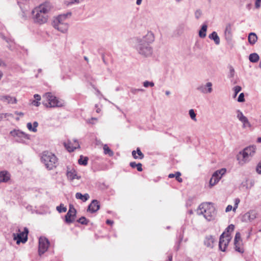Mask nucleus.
I'll list each match as a JSON object with an SVG mask.
<instances>
[{
    "mask_svg": "<svg viewBox=\"0 0 261 261\" xmlns=\"http://www.w3.org/2000/svg\"><path fill=\"white\" fill-rule=\"evenodd\" d=\"M154 41V34L151 32H148L142 37L135 39V48L137 52L144 57H148L152 53V48L150 44Z\"/></svg>",
    "mask_w": 261,
    "mask_h": 261,
    "instance_id": "f257e3e1",
    "label": "nucleus"
},
{
    "mask_svg": "<svg viewBox=\"0 0 261 261\" xmlns=\"http://www.w3.org/2000/svg\"><path fill=\"white\" fill-rule=\"evenodd\" d=\"M50 8L51 6L48 2H45L35 8L32 11L34 21L40 24L46 22L48 19V13Z\"/></svg>",
    "mask_w": 261,
    "mask_h": 261,
    "instance_id": "f03ea898",
    "label": "nucleus"
},
{
    "mask_svg": "<svg viewBox=\"0 0 261 261\" xmlns=\"http://www.w3.org/2000/svg\"><path fill=\"white\" fill-rule=\"evenodd\" d=\"M197 213L199 215H203L204 217L208 221L214 219L216 215L214 206L207 202L203 203L199 206Z\"/></svg>",
    "mask_w": 261,
    "mask_h": 261,
    "instance_id": "7ed1b4c3",
    "label": "nucleus"
},
{
    "mask_svg": "<svg viewBox=\"0 0 261 261\" xmlns=\"http://www.w3.org/2000/svg\"><path fill=\"white\" fill-rule=\"evenodd\" d=\"M42 103L47 108L62 107L64 106V101L59 99L51 92H46L43 94Z\"/></svg>",
    "mask_w": 261,
    "mask_h": 261,
    "instance_id": "20e7f679",
    "label": "nucleus"
},
{
    "mask_svg": "<svg viewBox=\"0 0 261 261\" xmlns=\"http://www.w3.org/2000/svg\"><path fill=\"white\" fill-rule=\"evenodd\" d=\"M41 162L44 164L45 167L48 170H53L56 168L58 159L56 155L53 153L45 151H43L41 156Z\"/></svg>",
    "mask_w": 261,
    "mask_h": 261,
    "instance_id": "39448f33",
    "label": "nucleus"
},
{
    "mask_svg": "<svg viewBox=\"0 0 261 261\" xmlns=\"http://www.w3.org/2000/svg\"><path fill=\"white\" fill-rule=\"evenodd\" d=\"M231 239L230 234L226 233L225 235V232H223L221 234L219 242V248L221 251L223 252L225 251L226 248L230 241Z\"/></svg>",
    "mask_w": 261,
    "mask_h": 261,
    "instance_id": "423d86ee",
    "label": "nucleus"
},
{
    "mask_svg": "<svg viewBox=\"0 0 261 261\" xmlns=\"http://www.w3.org/2000/svg\"><path fill=\"white\" fill-rule=\"evenodd\" d=\"M12 136L15 138L16 141L24 143L26 140L30 139V136L19 130H13L10 132Z\"/></svg>",
    "mask_w": 261,
    "mask_h": 261,
    "instance_id": "0eeeda50",
    "label": "nucleus"
},
{
    "mask_svg": "<svg viewBox=\"0 0 261 261\" xmlns=\"http://www.w3.org/2000/svg\"><path fill=\"white\" fill-rule=\"evenodd\" d=\"M256 146L254 145L249 146L245 148L240 154L242 155L243 160L246 162L249 160V158L254 155L256 151Z\"/></svg>",
    "mask_w": 261,
    "mask_h": 261,
    "instance_id": "6e6552de",
    "label": "nucleus"
},
{
    "mask_svg": "<svg viewBox=\"0 0 261 261\" xmlns=\"http://www.w3.org/2000/svg\"><path fill=\"white\" fill-rule=\"evenodd\" d=\"M28 229L27 227H24L23 231L18 233H13L14 239L16 241L17 244H19L20 242L24 243L28 240Z\"/></svg>",
    "mask_w": 261,
    "mask_h": 261,
    "instance_id": "1a4fd4ad",
    "label": "nucleus"
},
{
    "mask_svg": "<svg viewBox=\"0 0 261 261\" xmlns=\"http://www.w3.org/2000/svg\"><path fill=\"white\" fill-rule=\"evenodd\" d=\"M49 242L45 238L40 237L39 240L38 253L39 256L43 254L48 249Z\"/></svg>",
    "mask_w": 261,
    "mask_h": 261,
    "instance_id": "9d476101",
    "label": "nucleus"
},
{
    "mask_svg": "<svg viewBox=\"0 0 261 261\" xmlns=\"http://www.w3.org/2000/svg\"><path fill=\"white\" fill-rule=\"evenodd\" d=\"M226 169L224 168L215 171L213 173L210 180V185L211 186L215 185L219 181L222 175H224Z\"/></svg>",
    "mask_w": 261,
    "mask_h": 261,
    "instance_id": "9b49d317",
    "label": "nucleus"
},
{
    "mask_svg": "<svg viewBox=\"0 0 261 261\" xmlns=\"http://www.w3.org/2000/svg\"><path fill=\"white\" fill-rule=\"evenodd\" d=\"M76 211L73 205H69V208L65 216V222L67 224L73 222L76 217Z\"/></svg>",
    "mask_w": 261,
    "mask_h": 261,
    "instance_id": "f8f14e48",
    "label": "nucleus"
},
{
    "mask_svg": "<svg viewBox=\"0 0 261 261\" xmlns=\"http://www.w3.org/2000/svg\"><path fill=\"white\" fill-rule=\"evenodd\" d=\"M74 144L73 145L70 141H68L67 142L64 143V145L69 152H72L75 149L80 147V144L77 140H74Z\"/></svg>",
    "mask_w": 261,
    "mask_h": 261,
    "instance_id": "ddd939ff",
    "label": "nucleus"
},
{
    "mask_svg": "<svg viewBox=\"0 0 261 261\" xmlns=\"http://www.w3.org/2000/svg\"><path fill=\"white\" fill-rule=\"evenodd\" d=\"M212 84L211 82H207L205 85H202L198 86L197 89L202 93H210L212 91Z\"/></svg>",
    "mask_w": 261,
    "mask_h": 261,
    "instance_id": "4468645a",
    "label": "nucleus"
},
{
    "mask_svg": "<svg viewBox=\"0 0 261 261\" xmlns=\"http://www.w3.org/2000/svg\"><path fill=\"white\" fill-rule=\"evenodd\" d=\"M100 208V204L97 200H93L91 203L89 205L87 211L91 213L97 212Z\"/></svg>",
    "mask_w": 261,
    "mask_h": 261,
    "instance_id": "2eb2a0df",
    "label": "nucleus"
},
{
    "mask_svg": "<svg viewBox=\"0 0 261 261\" xmlns=\"http://www.w3.org/2000/svg\"><path fill=\"white\" fill-rule=\"evenodd\" d=\"M232 24L230 23H228L226 25L224 31V35L226 40L228 41H231L232 39Z\"/></svg>",
    "mask_w": 261,
    "mask_h": 261,
    "instance_id": "dca6fc26",
    "label": "nucleus"
},
{
    "mask_svg": "<svg viewBox=\"0 0 261 261\" xmlns=\"http://www.w3.org/2000/svg\"><path fill=\"white\" fill-rule=\"evenodd\" d=\"M66 175L68 179L71 181H72L74 179H79L81 178V176L77 175L74 169H70L69 168H67Z\"/></svg>",
    "mask_w": 261,
    "mask_h": 261,
    "instance_id": "f3484780",
    "label": "nucleus"
},
{
    "mask_svg": "<svg viewBox=\"0 0 261 261\" xmlns=\"http://www.w3.org/2000/svg\"><path fill=\"white\" fill-rule=\"evenodd\" d=\"M257 213L255 211H250L243 216V219L245 221H252L254 220L256 217Z\"/></svg>",
    "mask_w": 261,
    "mask_h": 261,
    "instance_id": "a211bd4d",
    "label": "nucleus"
},
{
    "mask_svg": "<svg viewBox=\"0 0 261 261\" xmlns=\"http://www.w3.org/2000/svg\"><path fill=\"white\" fill-rule=\"evenodd\" d=\"M0 99L4 102L10 104L16 103L17 99L15 97L10 95H3L0 97Z\"/></svg>",
    "mask_w": 261,
    "mask_h": 261,
    "instance_id": "6ab92c4d",
    "label": "nucleus"
},
{
    "mask_svg": "<svg viewBox=\"0 0 261 261\" xmlns=\"http://www.w3.org/2000/svg\"><path fill=\"white\" fill-rule=\"evenodd\" d=\"M53 26L56 29L63 33H66L68 29V24L67 22L53 24Z\"/></svg>",
    "mask_w": 261,
    "mask_h": 261,
    "instance_id": "aec40b11",
    "label": "nucleus"
},
{
    "mask_svg": "<svg viewBox=\"0 0 261 261\" xmlns=\"http://www.w3.org/2000/svg\"><path fill=\"white\" fill-rule=\"evenodd\" d=\"M10 179L9 173L6 171L0 172V182H6Z\"/></svg>",
    "mask_w": 261,
    "mask_h": 261,
    "instance_id": "412c9836",
    "label": "nucleus"
},
{
    "mask_svg": "<svg viewBox=\"0 0 261 261\" xmlns=\"http://www.w3.org/2000/svg\"><path fill=\"white\" fill-rule=\"evenodd\" d=\"M215 239L212 236H209L205 238L204 243L207 247L212 248L214 246Z\"/></svg>",
    "mask_w": 261,
    "mask_h": 261,
    "instance_id": "4be33fe9",
    "label": "nucleus"
},
{
    "mask_svg": "<svg viewBox=\"0 0 261 261\" xmlns=\"http://www.w3.org/2000/svg\"><path fill=\"white\" fill-rule=\"evenodd\" d=\"M208 38L210 39L214 40L216 45H219L220 43V38L216 32H213L209 35Z\"/></svg>",
    "mask_w": 261,
    "mask_h": 261,
    "instance_id": "5701e85b",
    "label": "nucleus"
},
{
    "mask_svg": "<svg viewBox=\"0 0 261 261\" xmlns=\"http://www.w3.org/2000/svg\"><path fill=\"white\" fill-rule=\"evenodd\" d=\"M207 25L206 24H203L200 30L199 31V36L201 38H204L206 35Z\"/></svg>",
    "mask_w": 261,
    "mask_h": 261,
    "instance_id": "b1692460",
    "label": "nucleus"
},
{
    "mask_svg": "<svg viewBox=\"0 0 261 261\" xmlns=\"http://www.w3.org/2000/svg\"><path fill=\"white\" fill-rule=\"evenodd\" d=\"M75 198L77 199H81L83 202H85L89 199L90 196L87 193L83 195L81 193L77 192L75 194Z\"/></svg>",
    "mask_w": 261,
    "mask_h": 261,
    "instance_id": "393cba45",
    "label": "nucleus"
},
{
    "mask_svg": "<svg viewBox=\"0 0 261 261\" xmlns=\"http://www.w3.org/2000/svg\"><path fill=\"white\" fill-rule=\"evenodd\" d=\"M257 40V37L255 33H250L248 36V42L251 45L254 44Z\"/></svg>",
    "mask_w": 261,
    "mask_h": 261,
    "instance_id": "a878e982",
    "label": "nucleus"
},
{
    "mask_svg": "<svg viewBox=\"0 0 261 261\" xmlns=\"http://www.w3.org/2000/svg\"><path fill=\"white\" fill-rule=\"evenodd\" d=\"M103 149L105 154L108 155L110 156L114 155V152L109 147L107 144H105L103 145Z\"/></svg>",
    "mask_w": 261,
    "mask_h": 261,
    "instance_id": "bb28decb",
    "label": "nucleus"
},
{
    "mask_svg": "<svg viewBox=\"0 0 261 261\" xmlns=\"http://www.w3.org/2000/svg\"><path fill=\"white\" fill-rule=\"evenodd\" d=\"M0 36L4 40H5L9 44V46H8V47L11 49V50H13V48H14V46H13V45L14 44V42L13 40H12L11 39H8L6 37H5V36H4L3 34H0Z\"/></svg>",
    "mask_w": 261,
    "mask_h": 261,
    "instance_id": "cd10ccee",
    "label": "nucleus"
},
{
    "mask_svg": "<svg viewBox=\"0 0 261 261\" xmlns=\"http://www.w3.org/2000/svg\"><path fill=\"white\" fill-rule=\"evenodd\" d=\"M180 175H181L180 172L178 171V172H175V173H174V174H173V173L169 174L168 175V177L170 178L175 177L177 181H178L179 182H181L182 181V179L181 177H180Z\"/></svg>",
    "mask_w": 261,
    "mask_h": 261,
    "instance_id": "c85d7f7f",
    "label": "nucleus"
},
{
    "mask_svg": "<svg viewBox=\"0 0 261 261\" xmlns=\"http://www.w3.org/2000/svg\"><path fill=\"white\" fill-rule=\"evenodd\" d=\"M249 59L251 62L256 63L259 60V57L257 54L252 53L249 55Z\"/></svg>",
    "mask_w": 261,
    "mask_h": 261,
    "instance_id": "c756f323",
    "label": "nucleus"
},
{
    "mask_svg": "<svg viewBox=\"0 0 261 261\" xmlns=\"http://www.w3.org/2000/svg\"><path fill=\"white\" fill-rule=\"evenodd\" d=\"M234 248L235 250L239 253H243L244 252L243 247H242V244L241 242H237L236 244L234 243Z\"/></svg>",
    "mask_w": 261,
    "mask_h": 261,
    "instance_id": "7c9ffc66",
    "label": "nucleus"
},
{
    "mask_svg": "<svg viewBox=\"0 0 261 261\" xmlns=\"http://www.w3.org/2000/svg\"><path fill=\"white\" fill-rule=\"evenodd\" d=\"M88 158L87 156H83L81 155L78 160V163L80 165L86 166L88 164Z\"/></svg>",
    "mask_w": 261,
    "mask_h": 261,
    "instance_id": "2f4dec72",
    "label": "nucleus"
},
{
    "mask_svg": "<svg viewBox=\"0 0 261 261\" xmlns=\"http://www.w3.org/2000/svg\"><path fill=\"white\" fill-rule=\"evenodd\" d=\"M71 13H67L66 14H63L59 15L57 18L58 19V23H60V21H63L65 22L66 19L68 16H71Z\"/></svg>",
    "mask_w": 261,
    "mask_h": 261,
    "instance_id": "473e14b6",
    "label": "nucleus"
},
{
    "mask_svg": "<svg viewBox=\"0 0 261 261\" xmlns=\"http://www.w3.org/2000/svg\"><path fill=\"white\" fill-rule=\"evenodd\" d=\"M237 118L239 119V120L240 121H244L246 120V117H245L243 113L240 111V110H238L237 111Z\"/></svg>",
    "mask_w": 261,
    "mask_h": 261,
    "instance_id": "72a5a7b5",
    "label": "nucleus"
},
{
    "mask_svg": "<svg viewBox=\"0 0 261 261\" xmlns=\"http://www.w3.org/2000/svg\"><path fill=\"white\" fill-rule=\"evenodd\" d=\"M229 72L228 74V77L229 79L233 78L234 76L235 71L232 66H229Z\"/></svg>",
    "mask_w": 261,
    "mask_h": 261,
    "instance_id": "f704fd0d",
    "label": "nucleus"
},
{
    "mask_svg": "<svg viewBox=\"0 0 261 261\" xmlns=\"http://www.w3.org/2000/svg\"><path fill=\"white\" fill-rule=\"evenodd\" d=\"M77 222L83 225H87L89 222V220H87L85 217H82L77 220Z\"/></svg>",
    "mask_w": 261,
    "mask_h": 261,
    "instance_id": "c9c22d12",
    "label": "nucleus"
},
{
    "mask_svg": "<svg viewBox=\"0 0 261 261\" xmlns=\"http://www.w3.org/2000/svg\"><path fill=\"white\" fill-rule=\"evenodd\" d=\"M234 229V225L233 224H230L228 225V226L225 229L224 232H225V235L226 233L230 234V232H232L233 231Z\"/></svg>",
    "mask_w": 261,
    "mask_h": 261,
    "instance_id": "e433bc0d",
    "label": "nucleus"
},
{
    "mask_svg": "<svg viewBox=\"0 0 261 261\" xmlns=\"http://www.w3.org/2000/svg\"><path fill=\"white\" fill-rule=\"evenodd\" d=\"M189 113V115H190L191 118L193 120L196 121V114L195 113L194 110L193 109L190 110Z\"/></svg>",
    "mask_w": 261,
    "mask_h": 261,
    "instance_id": "4c0bfd02",
    "label": "nucleus"
},
{
    "mask_svg": "<svg viewBox=\"0 0 261 261\" xmlns=\"http://www.w3.org/2000/svg\"><path fill=\"white\" fill-rule=\"evenodd\" d=\"M242 241L241 240V234L239 232H237L236 233L234 239V244H236L237 242H241Z\"/></svg>",
    "mask_w": 261,
    "mask_h": 261,
    "instance_id": "58836bf2",
    "label": "nucleus"
},
{
    "mask_svg": "<svg viewBox=\"0 0 261 261\" xmlns=\"http://www.w3.org/2000/svg\"><path fill=\"white\" fill-rule=\"evenodd\" d=\"M57 210L59 213L65 212L67 211V208L66 207L64 206V205L63 204H60L59 206H58L57 207Z\"/></svg>",
    "mask_w": 261,
    "mask_h": 261,
    "instance_id": "ea45409f",
    "label": "nucleus"
},
{
    "mask_svg": "<svg viewBox=\"0 0 261 261\" xmlns=\"http://www.w3.org/2000/svg\"><path fill=\"white\" fill-rule=\"evenodd\" d=\"M143 86L145 88H147L148 87H153L154 85V84L153 82H149L148 81H145L143 83Z\"/></svg>",
    "mask_w": 261,
    "mask_h": 261,
    "instance_id": "a19ab883",
    "label": "nucleus"
},
{
    "mask_svg": "<svg viewBox=\"0 0 261 261\" xmlns=\"http://www.w3.org/2000/svg\"><path fill=\"white\" fill-rule=\"evenodd\" d=\"M233 89V90L234 92V94L233 97H235L237 95V94L239 93V92H240L241 91L242 88L240 86H236L234 87V88Z\"/></svg>",
    "mask_w": 261,
    "mask_h": 261,
    "instance_id": "79ce46f5",
    "label": "nucleus"
},
{
    "mask_svg": "<svg viewBox=\"0 0 261 261\" xmlns=\"http://www.w3.org/2000/svg\"><path fill=\"white\" fill-rule=\"evenodd\" d=\"M27 128L29 130L32 131L33 132H36L37 129V128H33L32 126V124L31 122H29L27 124Z\"/></svg>",
    "mask_w": 261,
    "mask_h": 261,
    "instance_id": "37998d69",
    "label": "nucleus"
},
{
    "mask_svg": "<svg viewBox=\"0 0 261 261\" xmlns=\"http://www.w3.org/2000/svg\"><path fill=\"white\" fill-rule=\"evenodd\" d=\"M137 154H138V156L139 157V158H138V159H143V158H144V155L143 153L141 152V150H140V148H139V147H138V148H137Z\"/></svg>",
    "mask_w": 261,
    "mask_h": 261,
    "instance_id": "c03bdc74",
    "label": "nucleus"
},
{
    "mask_svg": "<svg viewBox=\"0 0 261 261\" xmlns=\"http://www.w3.org/2000/svg\"><path fill=\"white\" fill-rule=\"evenodd\" d=\"M245 98H244V94L243 93H241L240 94L238 98V101L240 102H242L245 101Z\"/></svg>",
    "mask_w": 261,
    "mask_h": 261,
    "instance_id": "a18cd8bd",
    "label": "nucleus"
},
{
    "mask_svg": "<svg viewBox=\"0 0 261 261\" xmlns=\"http://www.w3.org/2000/svg\"><path fill=\"white\" fill-rule=\"evenodd\" d=\"M201 15V12L200 10H197L195 12V18L198 19H199Z\"/></svg>",
    "mask_w": 261,
    "mask_h": 261,
    "instance_id": "49530a36",
    "label": "nucleus"
},
{
    "mask_svg": "<svg viewBox=\"0 0 261 261\" xmlns=\"http://www.w3.org/2000/svg\"><path fill=\"white\" fill-rule=\"evenodd\" d=\"M243 123V127H245L247 126H250V123L247 119V118H246V120L244 121H241Z\"/></svg>",
    "mask_w": 261,
    "mask_h": 261,
    "instance_id": "de8ad7c7",
    "label": "nucleus"
},
{
    "mask_svg": "<svg viewBox=\"0 0 261 261\" xmlns=\"http://www.w3.org/2000/svg\"><path fill=\"white\" fill-rule=\"evenodd\" d=\"M256 170L258 174H261V162L258 164Z\"/></svg>",
    "mask_w": 261,
    "mask_h": 261,
    "instance_id": "09e8293b",
    "label": "nucleus"
},
{
    "mask_svg": "<svg viewBox=\"0 0 261 261\" xmlns=\"http://www.w3.org/2000/svg\"><path fill=\"white\" fill-rule=\"evenodd\" d=\"M136 168L137 170L139 172H141L143 170L142 165L140 163H137V166L136 167Z\"/></svg>",
    "mask_w": 261,
    "mask_h": 261,
    "instance_id": "8fccbe9b",
    "label": "nucleus"
},
{
    "mask_svg": "<svg viewBox=\"0 0 261 261\" xmlns=\"http://www.w3.org/2000/svg\"><path fill=\"white\" fill-rule=\"evenodd\" d=\"M32 104L36 107H39L40 105V102L38 100H33L32 102Z\"/></svg>",
    "mask_w": 261,
    "mask_h": 261,
    "instance_id": "3c124183",
    "label": "nucleus"
},
{
    "mask_svg": "<svg viewBox=\"0 0 261 261\" xmlns=\"http://www.w3.org/2000/svg\"><path fill=\"white\" fill-rule=\"evenodd\" d=\"M261 0H256L255 6L256 8H259L260 7Z\"/></svg>",
    "mask_w": 261,
    "mask_h": 261,
    "instance_id": "603ef678",
    "label": "nucleus"
},
{
    "mask_svg": "<svg viewBox=\"0 0 261 261\" xmlns=\"http://www.w3.org/2000/svg\"><path fill=\"white\" fill-rule=\"evenodd\" d=\"M240 202V200L239 199H236L235 201V204L233 208V211H234L236 208L238 207V204Z\"/></svg>",
    "mask_w": 261,
    "mask_h": 261,
    "instance_id": "864d4df0",
    "label": "nucleus"
},
{
    "mask_svg": "<svg viewBox=\"0 0 261 261\" xmlns=\"http://www.w3.org/2000/svg\"><path fill=\"white\" fill-rule=\"evenodd\" d=\"M34 97L35 99V100L40 101L41 100V96L39 94H35L34 95Z\"/></svg>",
    "mask_w": 261,
    "mask_h": 261,
    "instance_id": "5fc2aeb1",
    "label": "nucleus"
},
{
    "mask_svg": "<svg viewBox=\"0 0 261 261\" xmlns=\"http://www.w3.org/2000/svg\"><path fill=\"white\" fill-rule=\"evenodd\" d=\"M132 93L133 94H136L138 92V89L132 88L130 90Z\"/></svg>",
    "mask_w": 261,
    "mask_h": 261,
    "instance_id": "6e6d98bb",
    "label": "nucleus"
},
{
    "mask_svg": "<svg viewBox=\"0 0 261 261\" xmlns=\"http://www.w3.org/2000/svg\"><path fill=\"white\" fill-rule=\"evenodd\" d=\"M129 165L132 168H135L137 166V163H136L135 162H132L129 163Z\"/></svg>",
    "mask_w": 261,
    "mask_h": 261,
    "instance_id": "4d7b16f0",
    "label": "nucleus"
},
{
    "mask_svg": "<svg viewBox=\"0 0 261 261\" xmlns=\"http://www.w3.org/2000/svg\"><path fill=\"white\" fill-rule=\"evenodd\" d=\"M137 150H133L132 151V155L135 159H138L139 157L136 155Z\"/></svg>",
    "mask_w": 261,
    "mask_h": 261,
    "instance_id": "13d9d810",
    "label": "nucleus"
},
{
    "mask_svg": "<svg viewBox=\"0 0 261 261\" xmlns=\"http://www.w3.org/2000/svg\"><path fill=\"white\" fill-rule=\"evenodd\" d=\"M66 23V22H64L63 21H60V23ZM59 24V23H58V19L56 18L53 22V24Z\"/></svg>",
    "mask_w": 261,
    "mask_h": 261,
    "instance_id": "bf43d9fd",
    "label": "nucleus"
},
{
    "mask_svg": "<svg viewBox=\"0 0 261 261\" xmlns=\"http://www.w3.org/2000/svg\"><path fill=\"white\" fill-rule=\"evenodd\" d=\"M232 208V206L231 205H228L225 210L226 212H228L230 211Z\"/></svg>",
    "mask_w": 261,
    "mask_h": 261,
    "instance_id": "052dcab7",
    "label": "nucleus"
},
{
    "mask_svg": "<svg viewBox=\"0 0 261 261\" xmlns=\"http://www.w3.org/2000/svg\"><path fill=\"white\" fill-rule=\"evenodd\" d=\"M95 108H96V112L97 113H99L101 111V109L100 108H98V105L97 104H96L95 106Z\"/></svg>",
    "mask_w": 261,
    "mask_h": 261,
    "instance_id": "680f3d73",
    "label": "nucleus"
},
{
    "mask_svg": "<svg viewBox=\"0 0 261 261\" xmlns=\"http://www.w3.org/2000/svg\"><path fill=\"white\" fill-rule=\"evenodd\" d=\"M183 238H184L183 234H181L179 235V242H178L179 243H180L182 241Z\"/></svg>",
    "mask_w": 261,
    "mask_h": 261,
    "instance_id": "e2e57ef3",
    "label": "nucleus"
},
{
    "mask_svg": "<svg viewBox=\"0 0 261 261\" xmlns=\"http://www.w3.org/2000/svg\"><path fill=\"white\" fill-rule=\"evenodd\" d=\"M38 125V123L37 121H34L33 122V128H37Z\"/></svg>",
    "mask_w": 261,
    "mask_h": 261,
    "instance_id": "0e129e2a",
    "label": "nucleus"
},
{
    "mask_svg": "<svg viewBox=\"0 0 261 261\" xmlns=\"http://www.w3.org/2000/svg\"><path fill=\"white\" fill-rule=\"evenodd\" d=\"M106 223L108 224H112L113 223V221L108 219L106 221Z\"/></svg>",
    "mask_w": 261,
    "mask_h": 261,
    "instance_id": "69168bd1",
    "label": "nucleus"
},
{
    "mask_svg": "<svg viewBox=\"0 0 261 261\" xmlns=\"http://www.w3.org/2000/svg\"><path fill=\"white\" fill-rule=\"evenodd\" d=\"M15 114L17 115H19V116H23V113L22 112H15Z\"/></svg>",
    "mask_w": 261,
    "mask_h": 261,
    "instance_id": "338daca9",
    "label": "nucleus"
},
{
    "mask_svg": "<svg viewBox=\"0 0 261 261\" xmlns=\"http://www.w3.org/2000/svg\"><path fill=\"white\" fill-rule=\"evenodd\" d=\"M142 0H137L136 1V4L137 5H140L141 4Z\"/></svg>",
    "mask_w": 261,
    "mask_h": 261,
    "instance_id": "774afa93",
    "label": "nucleus"
}]
</instances>
